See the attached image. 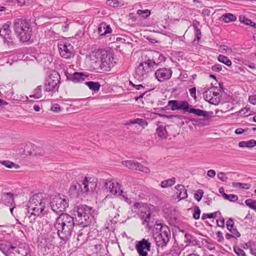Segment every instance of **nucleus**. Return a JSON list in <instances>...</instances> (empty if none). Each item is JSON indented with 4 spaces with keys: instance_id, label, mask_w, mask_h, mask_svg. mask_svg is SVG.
Returning a JSON list of instances; mask_svg holds the SVG:
<instances>
[{
    "instance_id": "f257e3e1",
    "label": "nucleus",
    "mask_w": 256,
    "mask_h": 256,
    "mask_svg": "<svg viewBox=\"0 0 256 256\" xmlns=\"http://www.w3.org/2000/svg\"><path fill=\"white\" fill-rule=\"evenodd\" d=\"M74 226V218L66 213L60 214L54 224L58 236L65 242L70 238Z\"/></svg>"
},
{
    "instance_id": "f03ea898",
    "label": "nucleus",
    "mask_w": 256,
    "mask_h": 256,
    "mask_svg": "<svg viewBox=\"0 0 256 256\" xmlns=\"http://www.w3.org/2000/svg\"><path fill=\"white\" fill-rule=\"evenodd\" d=\"M91 66L96 72L108 70L112 66L110 56L100 50L93 52L90 55Z\"/></svg>"
},
{
    "instance_id": "7ed1b4c3",
    "label": "nucleus",
    "mask_w": 256,
    "mask_h": 256,
    "mask_svg": "<svg viewBox=\"0 0 256 256\" xmlns=\"http://www.w3.org/2000/svg\"><path fill=\"white\" fill-rule=\"evenodd\" d=\"M74 216L78 224L86 226L94 220V210L87 205L80 204L74 208Z\"/></svg>"
},
{
    "instance_id": "20e7f679",
    "label": "nucleus",
    "mask_w": 256,
    "mask_h": 256,
    "mask_svg": "<svg viewBox=\"0 0 256 256\" xmlns=\"http://www.w3.org/2000/svg\"><path fill=\"white\" fill-rule=\"evenodd\" d=\"M14 32L20 41L26 42L31 37L32 28L28 20L16 18L13 22Z\"/></svg>"
},
{
    "instance_id": "39448f33",
    "label": "nucleus",
    "mask_w": 256,
    "mask_h": 256,
    "mask_svg": "<svg viewBox=\"0 0 256 256\" xmlns=\"http://www.w3.org/2000/svg\"><path fill=\"white\" fill-rule=\"evenodd\" d=\"M168 106L172 110H182L184 113L193 114L199 116L209 117V112L200 109L192 108L187 101L170 100L168 102Z\"/></svg>"
},
{
    "instance_id": "423d86ee",
    "label": "nucleus",
    "mask_w": 256,
    "mask_h": 256,
    "mask_svg": "<svg viewBox=\"0 0 256 256\" xmlns=\"http://www.w3.org/2000/svg\"><path fill=\"white\" fill-rule=\"evenodd\" d=\"M153 236L158 246H165L169 242L170 232L168 227L162 224H156L154 226Z\"/></svg>"
},
{
    "instance_id": "0eeeda50",
    "label": "nucleus",
    "mask_w": 256,
    "mask_h": 256,
    "mask_svg": "<svg viewBox=\"0 0 256 256\" xmlns=\"http://www.w3.org/2000/svg\"><path fill=\"white\" fill-rule=\"evenodd\" d=\"M0 250L6 256H28V250L21 246L0 244Z\"/></svg>"
},
{
    "instance_id": "6e6552de",
    "label": "nucleus",
    "mask_w": 256,
    "mask_h": 256,
    "mask_svg": "<svg viewBox=\"0 0 256 256\" xmlns=\"http://www.w3.org/2000/svg\"><path fill=\"white\" fill-rule=\"evenodd\" d=\"M96 187V182H88V178L86 177L80 183H78L72 186L70 190L72 191L74 190L78 196H81L87 194L89 192L94 190Z\"/></svg>"
},
{
    "instance_id": "1a4fd4ad",
    "label": "nucleus",
    "mask_w": 256,
    "mask_h": 256,
    "mask_svg": "<svg viewBox=\"0 0 256 256\" xmlns=\"http://www.w3.org/2000/svg\"><path fill=\"white\" fill-rule=\"evenodd\" d=\"M52 210L55 213L62 214L68 206V199L66 196H55L50 202Z\"/></svg>"
},
{
    "instance_id": "9d476101",
    "label": "nucleus",
    "mask_w": 256,
    "mask_h": 256,
    "mask_svg": "<svg viewBox=\"0 0 256 256\" xmlns=\"http://www.w3.org/2000/svg\"><path fill=\"white\" fill-rule=\"evenodd\" d=\"M30 204L28 206V212L32 211V214L34 216H40V214L44 211L45 202H43L40 198L38 194L33 196L29 200Z\"/></svg>"
},
{
    "instance_id": "9b49d317",
    "label": "nucleus",
    "mask_w": 256,
    "mask_h": 256,
    "mask_svg": "<svg viewBox=\"0 0 256 256\" xmlns=\"http://www.w3.org/2000/svg\"><path fill=\"white\" fill-rule=\"evenodd\" d=\"M60 76L58 74H51L47 78L45 83V90L48 92L58 90L60 83Z\"/></svg>"
},
{
    "instance_id": "f8f14e48",
    "label": "nucleus",
    "mask_w": 256,
    "mask_h": 256,
    "mask_svg": "<svg viewBox=\"0 0 256 256\" xmlns=\"http://www.w3.org/2000/svg\"><path fill=\"white\" fill-rule=\"evenodd\" d=\"M151 244L148 240L143 238L138 241L136 245V248L140 256H147L148 252L150 250Z\"/></svg>"
},
{
    "instance_id": "ddd939ff",
    "label": "nucleus",
    "mask_w": 256,
    "mask_h": 256,
    "mask_svg": "<svg viewBox=\"0 0 256 256\" xmlns=\"http://www.w3.org/2000/svg\"><path fill=\"white\" fill-rule=\"evenodd\" d=\"M58 50L60 56L64 58H70L74 56L72 46L70 44L58 45Z\"/></svg>"
},
{
    "instance_id": "4468645a",
    "label": "nucleus",
    "mask_w": 256,
    "mask_h": 256,
    "mask_svg": "<svg viewBox=\"0 0 256 256\" xmlns=\"http://www.w3.org/2000/svg\"><path fill=\"white\" fill-rule=\"evenodd\" d=\"M172 70L170 68H160L155 72V76L160 82L169 80L172 75Z\"/></svg>"
},
{
    "instance_id": "2eb2a0df",
    "label": "nucleus",
    "mask_w": 256,
    "mask_h": 256,
    "mask_svg": "<svg viewBox=\"0 0 256 256\" xmlns=\"http://www.w3.org/2000/svg\"><path fill=\"white\" fill-rule=\"evenodd\" d=\"M8 22L6 24H4L2 28L0 29V36L3 38L6 41L7 40V39H9L11 40V42L8 41V44L10 43H13V41L12 40L14 38L12 34V32L10 29V22L8 24Z\"/></svg>"
},
{
    "instance_id": "dca6fc26",
    "label": "nucleus",
    "mask_w": 256,
    "mask_h": 256,
    "mask_svg": "<svg viewBox=\"0 0 256 256\" xmlns=\"http://www.w3.org/2000/svg\"><path fill=\"white\" fill-rule=\"evenodd\" d=\"M148 72L144 66V62H140L136 70L135 78L139 80H142L148 76Z\"/></svg>"
},
{
    "instance_id": "f3484780",
    "label": "nucleus",
    "mask_w": 256,
    "mask_h": 256,
    "mask_svg": "<svg viewBox=\"0 0 256 256\" xmlns=\"http://www.w3.org/2000/svg\"><path fill=\"white\" fill-rule=\"evenodd\" d=\"M122 196L124 200L129 204L134 202L135 200L140 198L136 194H135L130 189L126 190L124 194H122Z\"/></svg>"
},
{
    "instance_id": "a211bd4d",
    "label": "nucleus",
    "mask_w": 256,
    "mask_h": 256,
    "mask_svg": "<svg viewBox=\"0 0 256 256\" xmlns=\"http://www.w3.org/2000/svg\"><path fill=\"white\" fill-rule=\"evenodd\" d=\"M87 76L82 72H74L70 74L68 78L74 83L81 82L85 80Z\"/></svg>"
},
{
    "instance_id": "6ab92c4d",
    "label": "nucleus",
    "mask_w": 256,
    "mask_h": 256,
    "mask_svg": "<svg viewBox=\"0 0 256 256\" xmlns=\"http://www.w3.org/2000/svg\"><path fill=\"white\" fill-rule=\"evenodd\" d=\"M192 26L194 28V34L196 36L194 42H195L196 41L197 42H198L200 40L202 36L201 31L200 28V23L198 21L194 20L192 22Z\"/></svg>"
},
{
    "instance_id": "aec40b11",
    "label": "nucleus",
    "mask_w": 256,
    "mask_h": 256,
    "mask_svg": "<svg viewBox=\"0 0 256 256\" xmlns=\"http://www.w3.org/2000/svg\"><path fill=\"white\" fill-rule=\"evenodd\" d=\"M144 66L148 72L152 71L153 69L158 66V62H156L154 60L148 58L144 62Z\"/></svg>"
},
{
    "instance_id": "412c9836",
    "label": "nucleus",
    "mask_w": 256,
    "mask_h": 256,
    "mask_svg": "<svg viewBox=\"0 0 256 256\" xmlns=\"http://www.w3.org/2000/svg\"><path fill=\"white\" fill-rule=\"evenodd\" d=\"M104 186L107 190H108L112 194H117V186L111 180H106L104 183Z\"/></svg>"
},
{
    "instance_id": "4be33fe9",
    "label": "nucleus",
    "mask_w": 256,
    "mask_h": 256,
    "mask_svg": "<svg viewBox=\"0 0 256 256\" xmlns=\"http://www.w3.org/2000/svg\"><path fill=\"white\" fill-rule=\"evenodd\" d=\"M208 93H210L208 92V90H206L204 92V100L206 101L209 102L211 104H212L214 105L218 104L220 101V98H212V97L210 98V95L208 96Z\"/></svg>"
},
{
    "instance_id": "5701e85b",
    "label": "nucleus",
    "mask_w": 256,
    "mask_h": 256,
    "mask_svg": "<svg viewBox=\"0 0 256 256\" xmlns=\"http://www.w3.org/2000/svg\"><path fill=\"white\" fill-rule=\"evenodd\" d=\"M156 134L160 138H166L168 136L166 126L162 125L158 126L156 129Z\"/></svg>"
},
{
    "instance_id": "b1692460",
    "label": "nucleus",
    "mask_w": 256,
    "mask_h": 256,
    "mask_svg": "<svg viewBox=\"0 0 256 256\" xmlns=\"http://www.w3.org/2000/svg\"><path fill=\"white\" fill-rule=\"evenodd\" d=\"M175 188L179 192L178 194V198H179L180 200H182L187 198L188 194L186 190L184 188V186L178 184L176 186Z\"/></svg>"
},
{
    "instance_id": "393cba45",
    "label": "nucleus",
    "mask_w": 256,
    "mask_h": 256,
    "mask_svg": "<svg viewBox=\"0 0 256 256\" xmlns=\"http://www.w3.org/2000/svg\"><path fill=\"white\" fill-rule=\"evenodd\" d=\"M256 146V140H251L248 141H242L238 143L240 148H252Z\"/></svg>"
},
{
    "instance_id": "a878e982",
    "label": "nucleus",
    "mask_w": 256,
    "mask_h": 256,
    "mask_svg": "<svg viewBox=\"0 0 256 256\" xmlns=\"http://www.w3.org/2000/svg\"><path fill=\"white\" fill-rule=\"evenodd\" d=\"M106 4L113 8L120 7L125 4L124 0H107Z\"/></svg>"
},
{
    "instance_id": "bb28decb",
    "label": "nucleus",
    "mask_w": 256,
    "mask_h": 256,
    "mask_svg": "<svg viewBox=\"0 0 256 256\" xmlns=\"http://www.w3.org/2000/svg\"><path fill=\"white\" fill-rule=\"evenodd\" d=\"M85 84L90 90L94 92L98 91L100 88V84L98 82L90 81L86 82Z\"/></svg>"
},
{
    "instance_id": "cd10ccee",
    "label": "nucleus",
    "mask_w": 256,
    "mask_h": 256,
    "mask_svg": "<svg viewBox=\"0 0 256 256\" xmlns=\"http://www.w3.org/2000/svg\"><path fill=\"white\" fill-rule=\"evenodd\" d=\"M239 20L241 23H243L246 26H249L256 28V24L244 16H239Z\"/></svg>"
},
{
    "instance_id": "c85d7f7f",
    "label": "nucleus",
    "mask_w": 256,
    "mask_h": 256,
    "mask_svg": "<svg viewBox=\"0 0 256 256\" xmlns=\"http://www.w3.org/2000/svg\"><path fill=\"white\" fill-rule=\"evenodd\" d=\"M222 18V20L226 22H234L236 20V17L230 13L224 14Z\"/></svg>"
},
{
    "instance_id": "c756f323",
    "label": "nucleus",
    "mask_w": 256,
    "mask_h": 256,
    "mask_svg": "<svg viewBox=\"0 0 256 256\" xmlns=\"http://www.w3.org/2000/svg\"><path fill=\"white\" fill-rule=\"evenodd\" d=\"M218 60L228 66H230L232 64L231 60L227 56L224 55H219L218 58Z\"/></svg>"
},
{
    "instance_id": "7c9ffc66",
    "label": "nucleus",
    "mask_w": 256,
    "mask_h": 256,
    "mask_svg": "<svg viewBox=\"0 0 256 256\" xmlns=\"http://www.w3.org/2000/svg\"><path fill=\"white\" fill-rule=\"evenodd\" d=\"M4 200L6 203L10 204V206H12L14 202L13 194L11 192H6L4 194Z\"/></svg>"
},
{
    "instance_id": "2f4dec72",
    "label": "nucleus",
    "mask_w": 256,
    "mask_h": 256,
    "mask_svg": "<svg viewBox=\"0 0 256 256\" xmlns=\"http://www.w3.org/2000/svg\"><path fill=\"white\" fill-rule=\"evenodd\" d=\"M138 124L140 126L144 127L148 126V122L144 120L142 118H136L130 121L128 123V124Z\"/></svg>"
},
{
    "instance_id": "473e14b6",
    "label": "nucleus",
    "mask_w": 256,
    "mask_h": 256,
    "mask_svg": "<svg viewBox=\"0 0 256 256\" xmlns=\"http://www.w3.org/2000/svg\"><path fill=\"white\" fill-rule=\"evenodd\" d=\"M129 189L140 198L142 191V186L136 184L130 186Z\"/></svg>"
},
{
    "instance_id": "72a5a7b5",
    "label": "nucleus",
    "mask_w": 256,
    "mask_h": 256,
    "mask_svg": "<svg viewBox=\"0 0 256 256\" xmlns=\"http://www.w3.org/2000/svg\"><path fill=\"white\" fill-rule=\"evenodd\" d=\"M42 86H38L34 90V94L30 95V97L34 98H40L42 96Z\"/></svg>"
},
{
    "instance_id": "f704fd0d",
    "label": "nucleus",
    "mask_w": 256,
    "mask_h": 256,
    "mask_svg": "<svg viewBox=\"0 0 256 256\" xmlns=\"http://www.w3.org/2000/svg\"><path fill=\"white\" fill-rule=\"evenodd\" d=\"M176 182L175 178H172L170 179L164 180L161 182L160 186L162 188H166L174 184Z\"/></svg>"
},
{
    "instance_id": "c9c22d12",
    "label": "nucleus",
    "mask_w": 256,
    "mask_h": 256,
    "mask_svg": "<svg viewBox=\"0 0 256 256\" xmlns=\"http://www.w3.org/2000/svg\"><path fill=\"white\" fill-rule=\"evenodd\" d=\"M0 164L8 168H14L17 169L20 168V166L13 162H10L9 160H3L0 162Z\"/></svg>"
},
{
    "instance_id": "e433bc0d",
    "label": "nucleus",
    "mask_w": 256,
    "mask_h": 256,
    "mask_svg": "<svg viewBox=\"0 0 256 256\" xmlns=\"http://www.w3.org/2000/svg\"><path fill=\"white\" fill-rule=\"evenodd\" d=\"M136 162H134V160H128L126 161H123L122 162V164L128 167V168L134 170L136 168Z\"/></svg>"
},
{
    "instance_id": "4c0bfd02",
    "label": "nucleus",
    "mask_w": 256,
    "mask_h": 256,
    "mask_svg": "<svg viewBox=\"0 0 256 256\" xmlns=\"http://www.w3.org/2000/svg\"><path fill=\"white\" fill-rule=\"evenodd\" d=\"M245 204L246 206L252 210H256V200L250 198L246 200Z\"/></svg>"
},
{
    "instance_id": "58836bf2",
    "label": "nucleus",
    "mask_w": 256,
    "mask_h": 256,
    "mask_svg": "<svg viewBox=\"0 0 256 256\" xmlns=\"http://www.w3.org/2000/svg\"><path fill=\"white\" fill-rule=\"evenodd\" d=\"M232 186L234 188H240L248 190L250 188V186L248 184H244L240 182H233Z\"/></svg>"
},
{
    "instance_id": "ea45409f",
    "label": "nucleus",
    "mask_w": 256,
    "mask_h": 256,
    "mask_svg": "<svg viewBox=\"0 0 256 256\" xmlns=\"http://www.w3.org/2000/svg\"><path fill=\"white\" fill-rule=\"evenodd\" d=\"M137 14L140 16H142V17L146 18L150 16V11L149 10H138L137 11Z\"/></svg>"
},
{
    "instance_id": "a19ab883",
    "label": "nucleus",
    "mask_w": 256,
    "mask_h": 256,
    "mask_svg": "<svg viewBox=\"0 0 256 256\" xmlns=\"http://www.w3.org/2000/svg\"><path fill=\"white\" fill-rule=\"evenodd\" d=\"M204 191L202 190H198L194 194V198L198 202H200L204 194Z\"/></svg>"
},
{
    "instance_id": "79ce46f5",
    "label": "nucleus",
    "mask_w": 256,
    "mask_h": 256,
    "mask_svg": "<svg viewBox=\"0 0 256 256\" xmlns=\"http://www.w3.org/2000/svg\"><path fill=\"white\" fill-rule=\"evenodd\" d=\"M218 212H216L212 213L210 214H203L202 216V220H205L207 218H215L217 216V214L218 213Z\"/></svg>"
},
{
    "instance_id": "37998d69",
    "label": "nucleus",
    "mask_w": 256,
    "mask_h": 256,
    "mask_svg": "<svg viewBox=\"0 0 256 256\" xmlns=\"http://www.w3.org/2000/svg\"><path fill=\"white\" fill-rule=\"evenodd\" d=\"M194 212L193 214V218L195 220H198L200 217V210L198 206H195L194 208Z\"/></svg>"
},
{
    "instance_id": "c03bdc74",
    "label": "nucleus",
    "mask_w": 256,
    "mask_h": 256,
    "mask_svg": "<svg viewBox=\"0 0 256 256\" xmlns=\"http://www.w3.org/2000/svg\"><path fill=\"white\" fill-rule=\"evenodd\" d=\"M224 198L226 200H228L230 202H235L238 200V197L236 195L233 194H226V195L225 196Z\"/></svg>"
},
{
    "instance_id": "a18cd8bd",
    "label": "nucleus",
    "mask_w": 256,
    "mask_h": 256,
    "mask_svg": "<svg viewBox=\"0 0 256 256\" xmlns=\"http://www.w3.org/2000/svg\"><path fill=\"white\" fill-rule=\"evenodd\" d=\"M64 101L66 102H68L69 103H68V104H69L70 106H72V104H70V102H75L76 104H80V106L82 105V104L81 103V102L82 101H84V99H77V98H76V99H66V100H64Z\"/></svg>"
},
{
    "instance_id": "49530a36",
    "label": "nucleus",
    "mask_w": 256,
    "mask_h": 256,
    "mask_svg": "<svg viewBox=\"0 0 256 256\" xmlns=\"http://www.w3.org/2000/svg\"><path fill=\"white\" fill-rule=\"evenodd\" d=\"M234 252L238 256H246L245 253L244 251L241 249L238 246L234 247Z\"/></svg>"
},
{
    "instance_id": "de8ad7c7",
    "label": "nucleus",
    "mask_w": 256,
    "mask_h": 256,
    "mask_svg": "<svg viewBox=\"0 0 256 256\" xmlns=\"http://www.w3.org/2000/svg\"><path fill=\"white\" fill-rule=\"evenodd\" d=\"M220 50L221 52H223L224 51H225L226 52H228V54H230L232 52V50L231 48H228L226 45H221L220 47Z\"/></svg>"
},
{
    "instance_id": "09e8293b",
    "label": "nucleus",
    "mask_w": 256,
    "mask_h": 256,
    "mask_svg": "<svg viewBox=\"0 0 256 256\" xmlns=\"http://www.w3.org/2000/svg\"><path fill=\"white\" fill-rule=\"evenodd\" d=\"M218 89L217 87L214 86L210 88V89H208L209 92L210 94L212 92V94L214 96L213 98H219L218 96L220 95V92H216V90Z\"/></svg>"
},
{
    "instance_id": "8fccbe9b",
    "label": "nucleus",
    "mask_w": 256,
    "mask_h": 256,
    "mask_svg": "<svg viewBox=\"0 0 256 256\" xmlns=\"http://www.w3.org/2000/svg\"><path fill=\"white\" fill-rule=\"evenodd\" d=\"M218 178L222 182H226L228 179V177L226 176L225 174L222 172H219L218 174Z\"/></svg>"
},
{
    "instance_id": "3c124183",
    "label": "nucleus",
    "mask_w": 256,
    "mask_h": 256,
    "mask_svg": "<svg viewBox=\"0 0 256 256\" xmlns=\"http://www.w3.org/2000/svg\"><path fill=\"white\" fill-rule=\"evenodd\" d=\"M234 222L232 218H229L226 222V228L228 230L234 227Z\"/></svg>"
},
{
    "instance_id": "603ef678",
    "label": "nucleus",
    "mask_w": 256,
    "mask_h": 256,
    "mask_svg": "<svg viewBox=\"0 0 256 256\" xmlns=\"http://www.w3.org/2000/svg\"><path fill=\"white\" fill-rule=\"evenodd\" d=\"M186 241L188 242H192L194 241V238L190 234L186 232L184 234Z\"/></svg>"
},
{
    "instance_id": "864d4df0",
    "label": "nucleus",
    "mask_w": 256,
    "mask_h": 256,
    "mask_svg": "<svg viewBox=\"0 0 256 256\" xmlns=\"http://www.w3.org/2000/svg\"><path fill=\"white\" fill-rule=\"evenodd\" d=\"M141 216L142 218H144V222H149L150 218V212H148V214L146 212L142 213Z\"/></svg>"
},
{
    "instance_id": "5fc2aeb1",
    "label": "nucleus",
    "mask_w": 256,
    "mask_h": 256,
    "mask_svg": "<svg viewBox=\"0 0 256 256\" xmlns=\"http://www.w3.org/2000/svg\"><path fill=\"white\" fill-rule=\"evenodd\" d=\"M51 110L52 112H58L61 110V108L58 104H55L52 106Z\"/></svg>"
},
{
    "instance_id": "6e6d98bb",
    "label": "nucleus",
    "mask_w": 256,
    "mask_h": 256,
    "mask_svg": "<svg viewBox=\"0 0 256 256\" xmlns=\"http://www.w3.org/2000/svg\"><path fill=\"white\" fill-rule=\"evenodd\" d=\"M105 23H102L100 24L98 30V34H100L101 36H104L106 34H102L104 33V32L105 30Z\"/></svg>"
},
{
    "instance_id": "4d7b16f0",
    "label": "nucleus",
    "mask_w": 256,
    "mask_h": 256,
    "mask_svg": "<svg viewBox=\"0 0 256 256\" xmlns=\"http://www.w3.org/2000/svg\"><path fill=\"white\" fill-rule=\"evenodd\" d=\"M233 234V235L237 238H239L240 236V233L237 230L236 228H230L228 230Z\"/></svg>"
},
{
    "instance_id": "13d9d810",
    "label": "nucleus",
    "mask_w": 256,
    "mask_h": 256,
    "mask_svg": "<svg viewBox=\"0 0 256 256\" xmlns=\"http://www.w3.org/2000/svg\"><path fill=\"white\" fill-rule=\"evenodd\" d=\"M212 68L214 71L219 72L222 70V66L220 64H216L212 66Z\"/></svg>"
},
{
    "instance_id": "bf43d9fd",
    "label": "nucleus",
    "mask_w": 256,
    "mask_h": 256,
    "mask_svg": "<svg viewBox=\"0 0 256 256\" xmlns=\"http://www.w3.org/2000/svg\"><path fill=\"white\" fill-rule=\"evenodd\" d=\"M189 91L190 96L194 98V100H196V88L195 87L192 88L190 89Z\"/></svg>"
},
{
    "instance_id": "052dcab7",
    "label": "nucleus",
    "mask_w": 256,
    "mask_h": 256,
    "mask_svg": "<svg viewBox=\"0 0 256 256\" xmlns=\"http://www.w3.org/2000/svg\"><path fill=\"white\" fill-rule=\"evenodd\" d=\"M249 102L253 105L256 104V96H250L248 98Z\"/></svg>"
},
{
    "instance_id": "680f3d73",
    "label": "nucleus",
    "mask_w": 256,
    "mask_h": 256,
    "mask_svg": "<svg viewBox=\"0 0 256 256\" xmlns=\"http://www.w3.org/2000/svg\"><path fill=\"white\" fill-rule=\"evenodd\" d=\"M216 234L217 238H218V242H222L224 240V236H222V233L221 232H218Z\"/></svg>"
},
{
    "instance_id": "e2e57ef3",
    "label": "nucleus",
    "mask_w": 256,
    "mask_h": 256,
    "mask_svg": "<svg viewBox=\"0 0 256 256\" xmlns=\"http://www.w3.org/2000/svg\"><path fill=\"white\" fill-rule=\"evenodd\" d=\"M29 0H17L20 6H28Z\"/></svg>"
},
{
    "instance_id": "0e129e2a",
    "label": "nucleus",
    "mask_w": 256,
    "mask_h": 256,
    "mask_svg": "<svg viewBox=\"0 0 256 256\" xmlns=\"http://www.w3.org/2000/svg\"><path fill=\"white\" fill-rule=\"evenodd\" d=\"M105 30L104 32V33L102 34H110L112 32V29L110 28V26L108 25H106V24H105Z\"/></svg>"
},
{
    "instance_id": "69168bd1",
    "label": "nucleus",
    "mask_w": 256,
    "mask_h": 256,
    "mask_svg": "<svg viewBox=\"0 0 256 256\" xmlns=\"http://www.w3.org/2000/svg\"><path fill=\"white\" fill-rule=\"evenodd\" d=\"M207 175L210 178H214L216 176V172L213 170H208L207 172Z\"/></svg>"
},
{
    "instance_id": "338daca9",
    "label": "nucleus",
    "mask_w": 256,
    "mask_h": 256,
    "mask_svg": "<svg viewBox=\"0 0 256 256\" xmlns=\"http://www.w3.org/2000/svg\"><path fill=\"white\" fill-rule=\"evenodd\" d=\"M30 216H28V218L30 219V222L31 223H33L36 220V216H34V214H32V212L30 211Z\"/></svg>"
},
{
    "instance_id": "774afa93",
    "label": "nucleus",
    "mask_w": 256,
    "mask_h": 256,
    "mask_svg": "<svg viewBox=\"0 0 256 256\" xmlns=\"http://www.w3.org/2000/svg\"><path fill=\"white\" fill-rule=\"evenodd\" d=\"M144 166H142L140 163L136 162V168H134L135 170L142 171Z\"/></svg>"
}]
</instances>
